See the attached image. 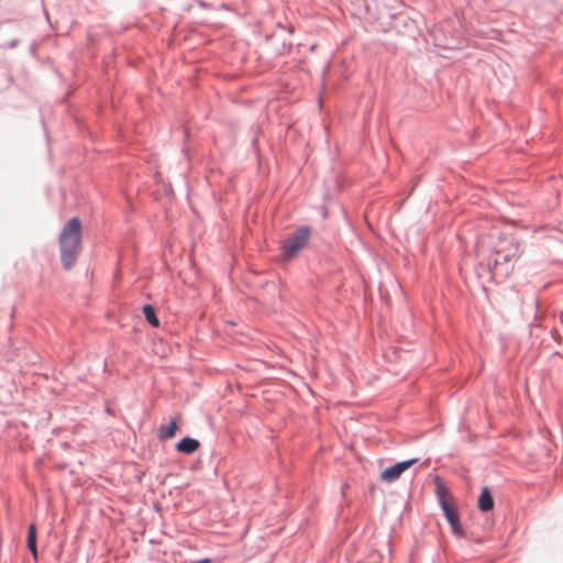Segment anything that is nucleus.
I'll use <instances>...</instances> for the list:
<instances>
[{"label": "nucleus", "instance_id": "obj_6", "mask_svg": "<svg viewBox=\"0 0 563 563\" xmlns=\"http://www.w3.org/2000/svg\"><path fill=\"white\" fill-rule=\"evenodd\" d=\"M200 448V442L192 438H184L181 441H179L176 445V450L178 452L185 453V454H192Z\"/></svg>", "mask_w": 563, "mask_h": 563}, {"label": "nucleus", "instance_id": "obj_11", "mask_svg": "<svg viewBox=\"0 0 563 563\" xmlns=\"http://www.w3.org/2000/svg\"><path fill=\"white\" fill-rule=\"evenodd\" d=\"M198 563H210V560L209 559H203V560H200Z\"/></svg>", "mask_w": 563, "mask_h": 563}, {"label": "nucleus", "instance_id": "obj_9", "mask_svg": "<svg viewBox=\"0 0 563 563\" xmlns=\"http://www.w3.org/2000/svg\"><path fill=\"white\" fill-rule=\"evenodd\" d=\"M27 548L31 551L33 558L37 559V548H36V526L34 523L29 526L27 530Z\"/></svg>", "mask_w": 563, "mask_h": 563}, {"label": "nucleus", "instance_id": "obj_7", "mask_svg": "<svg viewBox=\"0 0 563 563\" xmlns=\"http://www.w3.org/2000/svg\"><path fill=\"white\" fill-rule=\"evenodd\" d=\"M477 506L482 511H489L494 508V498L487 487L482 489Z\"/></svg>", "mask_w": 563, "mask_h": 563}, {"label": "nucleus", "instance_id": "obj_10", "mask_svg": "<svg viewBox=\"0 0 563 563\" xmlns=\"http://www.w3.org/2000/svg\"><path fill=\"white\" fill-rule=\"evenodd\" d=\"M143 313H144L145 319L147 320V322L151 325H153L155 328H157L159 325V320L156 317L153 306H151V305L144 306Z\"/></svg>", "mask_w": 563, "mask_h": 563}, {"label": "nucleus", "instance_id": "obj_8", "mask_svg": "<svg viewBox=\"0 0 563 563\" xmlns=\"http://www.w3.org/2000/svg\"><path fill=\"white\" fill-rule=\"evenodd\" d=\"M178 429V422L176 419H173L167 427H159L158 429V438L159 439H170L173 438Z\"/></svg>", "mask_w": 563, "mask_h": 563}, {"label": "nucleus", "instance_id": "obj_2", "mask_svg": "<svg viewBox=\"0 0 563 563\" xmlns=\"http://www.w3.org/2000/svg\"><path fill=\"white\" fill-rule=\"evenodd\" d=\"M493 269L516 262L522 254L520 243L514 236H501L494 246Z\"/></svg>", "mask_w": 563, "mask_h": 563}, {"label": "nucleus", "instance_id": "obj_4", "mask_svg": "<svg viewBox=\"0 0 563 563\" xmlns=\"http://www.w3.org/2000/svg\"><path fill=\"white\" fill-rule=\"evenodd\" d=\"M440 503L442 510L445 515V518L449 521L453 532L461 537L464 536L460 525L459 512L455 506L449 503L443 496L440 497Z\"/></svg>", "mask_w": 563, "mask_h": 563}, {"label": "nucleus", "instance_id": "obj_1", "mask_svg": "<svg viewBox=\"0 0 563 563\" xmlns=\"http://www.w3.org/2000/svg\"><path fill=\"white\" fill-rule=\"evenodd\" d=\"M81 222L79 218L70 219L59 235L60 261L66 269L74 266L81 250Z\"/></svg>", "mask_w": 563, "mask_h": 563}, {"label": "nucleus", "instance_id": "obj_3", "mask_svg": "<svg viewBox=\"0 0 563 563\" xmlns=\"http://www.w3.org/2000/svg\"><path fill=\"white\" fill-rule=\"evenodd\" d=\"M309 238L310 229L302 227L285 240L282 246L284 261L295 257L307 245Z\"/></svg>", "mask_w": 563, "mask_h": 563}, {"label": "nucleus", "instance_id": "obj_5", "mask_svg": "<svg viewBox=\"0 0 563 563\" xmlns=\"http://www.w3.org/2000/svg\"><path fill=\"white\" fill-rule=\"evenodd\" d=\"M417 459L396 463L395 465L387 467L382 474L380 479L386 483H393L398 479L401 474L407 471L410 466L417 463Z\"/></svg>", "mask_w": 563, "mask_h": 563}]
</instances>
